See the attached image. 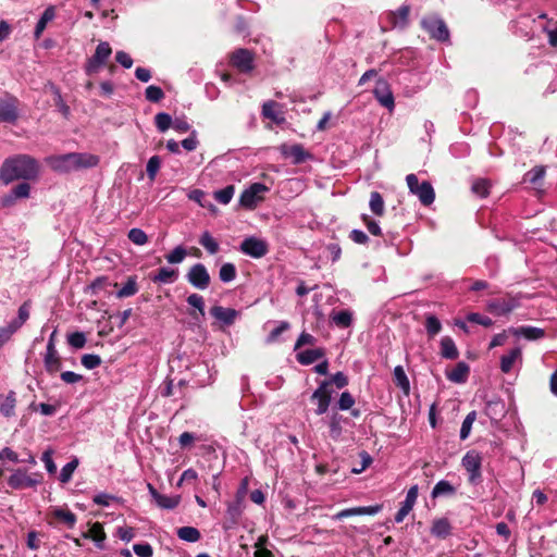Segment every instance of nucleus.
Here are the masks:
<instances>
[{
    "mask_svg": "<svg viewBox=\"0 0 557 557\" xmlns=\"http://www.w3.org/2000/svg\"><path fill=\"white\" fill-rule=\"evenodd\" d=\"M39 176L38 161L28 154L7 158L0 168V183L9 185L18 180L36 181Z\"/></svg>",
    "mask_w": 557,
    "mask_h": 557,
    "instance_id": "obj_1",
    "label": "nucleus"
},
{
    "mask_svg": "<svg viewBox=\"0 0 557 557\" xmlns=\"http://www.w3.org/2000/svg\"><path fill=\"white\" fill-rule=\"evenodd\" d=\"M406 182L411 194L416 195L423 206H430L435 199L434 189L429 182H422L419 184L416 174H408Z\"/></svg>",
    "mask_w": 557,
    "mask_h": 557,
    "instance_id": "obj_2",
    "label": "nucleus"
},
{
    "mask_svg": "<svg viewBox=\"0 0 557 557\" xmlns=\"http://www.w3.org/2000/svg\"><path fill=\"white\" fill-rule=\"evenodd\" d=\"M269 191V187L262 183H253L246 188L239 197V205L248 210L255 209L263 200V195Z\"/></svg>",
    "mask_w": 557,
    "mask_h": 557,
    "instance_id": "obj_3",
    "label": "nucleus"
},
{
    "mask_svg": "<svg viewBox=\"0 0 557 557\" xmlns=\"http://www.w3.org/2000/svg\"><path fill=\"white\" fill-rule=\"evenodd\" d=\"M461 465L466 469L469 482L472 485H478L482 481L481 466L482 458L475 450L468 451L461 459Z\"/></svg>",
    "mask_w": 557,
    "mask_h": 557,
    "instance_id": "obj_4",
    "label": "nucleus"
},
{
    "mask_svg": "<svg viewBox=\"0 0 557 557\" xmlns=\"http://www.w3.org/2000/svg\"><path fill=\"white\" fill-rule=\"evenodd\" d=\"M421 26L437 41H447L449 39V30L445 22L436 15L422 18Z\"/></svg>",
    "mask_w": 557,
    "mask_h": 557,
    "instance_id": "obj_5",
    "label": "nucleus"
},
{
    "mask_svg": "<svg viewBox=\"0 0 557 557\" xmlns=\"http://www.w3.org/2000/svg\"><path fill=\"white\" fill-rule=\"evenodd\" d=\"M20 117L17 98L5 95L0 98V123L15 124Z\"/></svg>",
    "mask_w": 557,
    "mask_h": 557,
    "instance_id": "obj_6",
    "label": "nucleus"
},
{
    "mask_svg": "<svg viewBox=\"0 0 557 557\" xmlns=\"http://www.w3.org/2000/svg\"><path fill=\"white\" fill-rule=\"evenodd\" d=\"M55 335H57V330H54L51 333V335L48 339L46 354L44 356L45 369L50 374L57 373L58 371H60V369L62 367L61 358L55 348Z\"/></svg>",
    "mask_w": 557,
    "mask_h": 557,
    "instance_id": "obj_7",
    "label": "nucleus"
},
{
    "mask_svg": "<svg viewBox=\"0 0 557 557\" xmlns=\"http://www.w3.org/2000/svg\"><path fill=\"white\" fill-rule=\"evenodd\" d=\"M112 53V49L107 41H101L95 51V54L88 60L86 64V73L88 75L95 74L103 66Z\"/></svg>",
    "mask_w": 557,
    "mask_h": 557,
    "instance_id": "obj_8",
    "label": "nucleus"
},
{
    "mask_svg": "<svg viewBox=\"0 0 557 557\" xmlns=\"http://www.w3.org/2000/svg\"><path fill=\"white\" fill-rule=\"evenodd\" d=\"M332 388L330 382L323 381L319 387L312 393L311 400L317 403L315 413L321 416L325 413L332 400Z\"/></svg>",
    "mask_w": 557,
    "mask_h": 557,
    "instance_id": "obj_9",
    "label": "nucleus"
},
{
    "mask_svg": "<svg viewBox=\"0 0 557 557\" xmlns=\"http://www.w3.org/2000/svg\"><path fill=\"white\" fill-rule=\"evenodd\" d=\"M188 283L197 289H206L210 285V274L202 263L194 264L186 274Z\"/></svg>",
    "mask_w": 557,
    "mask_h": 557,
    "instance_id": "obj_10",
    "label": "nucleus"
},
{
    "mask_svg": "<svg viewBox=\"0 0 557 557\" xmlns=\"http://www.w3.org/2000/svg\"><path fill=\"white\" fill-rule=\"evenodd\" d=\"M240 251L246 256L259 259L268 253L269 247L265 240L250 236L242 242Z\"/></svg>",
    "mask_w": 557,
    "mask_h": 557,
    "instance_id": "obj_11",
    "label": "nucleus"
},
{
    "mask_svg": "<svg viewBox=\"0 0 557 557\" xmlns=\"http://www.w3.org/2000/svg\"><path fill=\"white\" fill-rule=\"evenodd\" d=\"M231 63L242 73H250L255 69L253 53L247 49H237L231 55Z\"/></svg>",
    "mask_w": 557,
    "mask_h": 557,
    "instance_id": "obj_12",
    "label": "nucleus"
},
{
    "mask_svg": "<svg viewBox=\"0 0 557 557\" xmlns=\"http://www.w3.org/2000/svg\"><path fill=\"white\" fill-rule=\"evenodd\" d=\"M374 97L377 102L386 108L389 112H392L395 108V100L393 92L389 88V85L384 79H379L376 82L375 88L373 90Z\"/></svg>",
    "mask_w": 557,
    "mask_h": 557,
    "instance_id": "obj_13",
    "label": "nucleus"
},
{
    "mask_svg": "<svg viewBox=\"0 0 557 557\" xmlns=\"http://www.w3.org/2000/svg\"><path fill=\"white\" fill-rule=\"evenodd\" d=\"M519 307V300L516 297L494 299L488 301L487 309L497 315H505Z\"/></svg>",
    "mask_w": 557,
    "mask_h": 557,
    "instance_id": "obj_14",
    "label": "nucleus"
},
{
    "mask_svg": "<svg viewBox=\"0 0 557 557\" xmlns=\"http://www.w3.org/2000/svg\"><path fill=\"white\" fill-rule=\"evenodd\" d=\"M30 195V185L26 182L14 186L9 194L4 195L0 202L4 208H9L15 203L17 199H26Z\"/></svg>",
    "mask_w": 557,
    "mask_h": 557,
    "instance_id": "obj_15",
    "label": "nucleus"
},
{
    "mask_svg": "<svg viewBox=\"0 0 557 557\" xmlns=\"http://www.w3.org/2000/svg\"><path fill=\"white\" fill-rule=\"evenodd\" d=\"M39 482L38 479L28 475L27 472L22 469L14 471L8 480V484L14 490L34 487L39 484Z\"/></svg>",
    "mask_w": 557,
    "mask_h": 557,
    "instance_id": "obj_16",
    "label": "nucleus"
},
{
    "mask_svg": "<svg viewBox=\"0 0 557 557\" xmlns=\"http://www.w3.org/2000/svg\"><path fill=\"white\" fill-rule=\"evenodd\" d=\"M48 164L55 172L69 173L75 171L72 152L47 158Z\"/></svg>",
    "mask_w": 557,
    "mask_h": 557,
    "instance_id": "obj_17",
    "label": "nucleus"
},
{
    "mask_svg": "<svg viewBox=\"0 0 557 557\" xmlns=\"http://www.w3.org/2000/svg\"><path fill=\"white\" fill-rule=\"evenodd\" d=\"M509 334L519 338L523 337L528 341H539L545 336V330L532 325H521L517 327H509Z\"/></svg>",
    "mask_w": 557,
    "mask_h": 557,
    "instance_id": "obj_18",
    "label": "nucleus"
},
{
    "mask_svg": "<svg viewBox=\"0 0 557 557\" xmlns=\"http://www.w3.org/2000/svg\"><path fill=\"white\" fill-rule=\"evenodd\" d=\"M418 498V486H411L406 495L405 500L401 503L400 508L395 515V522L400 523L407 517V515L412 510Z\"/></svg>",
    "mask_w": 557,
    "mask_h": 557,
    "instance_id": "obj_19",
    "label": "nucleus"
},
{
    "mask_svg": "<svg viewBox=\"0 0 557 557\" xmlns=\"http://www.w3.org/2000/svg\"><path fill=\"white\" fill-rule=\"evenodd\" d=\"M382 509L381 505H374V506H363V507H354V508H347L338 511L333 516L334 520H342L344 518L352 517V516H374L379 513Z\"/></svg>",
    "mask_w": 557,
    "mask_h": 557,
    "instance_id": "obj_20",
    "label": "nucleus"
},
{
    "mask_svg": "<svg viewBox=\"0 0 557 557\" xmlns=\"http://www.w3.org/2000/svg\"><path fill=\"white\" fill-rule=\"evenodd\" d=\"M410 7L403 4L396 11H389L387 13V21L394 28H405L409 22Z\"/></svg>",
    "mask_w": 557,
    "mask_h": 557,
    "instance_id": "obj_21",
    "label": "nucleus"
},
{
    "mask_svg": "<svg viewBox=\"0 0 557 557\" xmlns=\"http://www.w3.org/2000/svg\"><path fill=\"white\" fill-rule=\"evenodd\" d=\"M211 315L223 325H232L238 317V311L233 308L214 306L210 309Z\"/></svg>",
    "mask_w": 557,
    "mask_h": 557,
    "instance_id": "obj_22",
    "label": "nucleus"
},
{
    "mask_svg": "<svg viewBox=\"0 0 557 557\" xmlns=\"http://www.w3.org/2000/svg\"><path fill=\"white\" fill-rule=\"evenodd\" d=\"M75 171L95 168L99 163V157L87 152H72Z\"/></svg>",
    "mask_w": 557,
    "mask_h": 557,
    "instance_id": "obj_23",
    "label": "nucleus"
},
{
    "mask_svg": "<svg viewBox=\"0 0 557 557\" xmlns=\"http://www.w3.org/2000/svg\"><path fill=\"white\" fill-rule=\"evenodd\" d=\"M16 395L15 392L10 391L7 395L0 394V413L5 418H11L15 414Z\"/></svg>",
    "mask_w": 557,
    "mask_h": 557,
    "instance_id": "obj_24",
    "label": "nucleus"
},
{
    "mask_svg": "<svg viewBox=\"0 0 557 557\" xmlns=\"http://www.w3.org/2000/svg\"><path fill=\"white\" fill-rule=\"evenodd\" d=\"M517 361H522L521 348L515 347L508 354L500 358V370L504 373H509Z\"/></svg>",
    "mask_w": 557,
    "mask_h": 557,
    "instance_id": "obj_25",
    "label": "nucleus"
},
{
    "mask_svg": "<svg viewBox=\"0 0 557 557\" xmlns=\"http://www.w3.org/2000/svg\"><path fill=\"white\" fill-rule=\"evenodd\" d=\"M83 536L85 539H91L98 548H104V541L107 539V535L101 523L95 522L89 529V531L84 533Z\"/></svg>",
    "mask_w": 557,
    "mask_h": 557,
    "instance_id": "obj_26",
    "label": "nucleus"
},
{
    "mask_svg": "<svg viewBox=\"0 0 557 557\" xmlns=\"http://www.w3.org/2000/svg\"><path fill=\"white\" fill-rule=\"evenodd\" d=\"M325 355L324 349L314 348V349H306L296 355L297 361L302 366H309L315 362L317 360L323 358Z\"/></svg>",
    "mask_w": 557,
    "mask_h": 557,
    "instance_id": "obj_27",
    "label": "nucleus"
},
{
    "mask_svg": "<svg viewBox=\"0 0 557 557\" xmlns=\"http://www.w3.org/2000/svg\"><path fill=\"white\" fill-rule=\"evenodd\" d=\"M262 114L264 117L273 121L276 124H281L285 121L282 111L280 110L278 103L274 101H268L262 106Z\"/></svg>",
    "mask_w": 557,
    "mask_h": 557,
    "instance_id": "obj_28",
    "label": "nucleus"
},
{
    "mask_svg": "<svg viewBox=\"0 0 557 557\" xmlns=\"http://www.w3.org/2000/svg\"><path fill=\"white\" fill-rule=\"evenodd\" d=\"M55 17V8L53 5H49L40 16L39 21L36 24L34 36L36 39H39L46 29L49 22H51Z\"/></svg>",
    "mask_w": 557,
    "mask_h": 557,
    "instance_id": "obj_29",
    "label": "nucleus"
},
{
    "mask_svg": "<svg viewBox=\"0 0 557 557\" xmlns=\"http://www.w3.org/2000/svg\"><path fill=\"white\" fill-rule=\"evenodd\" d=\"M178 277V270L172 268H160L158 272L151 277L154 283L171 284Z\"/></svg>",
    "mask_w": 557,
    "mask_h": 557,
    "instance_id": "obj_30",
    "label": "nucleus"
},
{
    "mask_svg": "<svg viewBox=\"0 0 557 557\" xmlns=\"http://www.w3.org/2000/svg\"><path fill=\"white\" fill-rule=\"evenodd\" d=\"M50 513L52 515L53 518L63 522L71 529L74 528L76 520H77L76 516L72 511H70L69 509L61 508V507H52L50 509Z\"/></svg>",
    "mask_w": 557,
    "mask_h": 557,
    "instance_id": "obj_31",
    "label": "nucleus"
},
{
    "mask_svg": "<svg viewBox=\"0 0 557 557\" xmlns=\"http://www.w3.org/2000/svg\"><path fill=\"white\" fill-rule=\"evenodd\" d=\"M468 374L469 366L466 362H458L451 371L447 372V379L454 383H465Z\"/></svg>",
    "mask_w": 557,
    "mask_h": 557,
    "instance_id": "obj_32",
    "label": "nucleus"
},
{
    "mask_svg": "<svg viewBox=\"0 0 557 557\" xmlns=\"http://www.w3.org/2000/svg\"><path fill=\"white\" fill-rule=\"evenodd\" d=\"M441 356L445 359H457L459 356L455 342L449 336H444L441 339Z\"/></svg>",
    "mask_w": 557,
    "mask_h": 557,
    "instance_id": "obj_33",
    "label": "nucleus"
},
{
    "mask_svg": "<svg viewBox=\"0 0 557 557\" xmlns=\"http://www.w3.org/2000/svg\"><path fill=\"white\" fill-rule=\"evenodd\" d=\"M450 532H451V525H450L448 519L440 518V519H435L433 521V524L431 528L432 535L440 537V539H445L450 534Z\"/></svg>",
    "mask_w": 557,
    "mask_h": 557,
    "instance_id": "obj_34",
    "label": "nucleus"
},
{
    "mask_svg": "<svg viewBox=\"0 0 557 557\" xmlns=\"http://www.w3.org/2000/svg\"><path fill=\"white\" fill-rule=\"evenodd\" d=\"M284 153L292 158L294 164H300L311 158V154L306 151L301 145H293Z\"/></svg>",
    "mask_w": 557,
    "mask_h": 557,
    "instance_id": "obj_35",
    "label": "nucleus"
},
{
    "mask_svg": "<svg viewBox=\"0 0 557 557\" xmlns=\"http://www.w3.org/2000/svg\"><path fill=\"white\" fill-rule=\"evenodd\" d=\"M394 381L396 385L407 395L410 391V383L401 366L394 369Z\"/></svg>",
    "mask_w": 557,
    "mask_h": 557,
    "instance_id": "obj_36",
    "label": "nucleus"
},
{
    "mask_svg": "<svg viewBox=\"0 0 557 557\" xmlns=\"http://www.w3.org/2000/svg\"><path fill=\"white\" fill-rule=\"evenodd\" d=\"M331 320L335 325L339 327H348L352 322V313L349 310L332 312Z\"/></svg>",
    "mask_w": 557,
    "mask_h": 557,
    "instance_id": "obj_37",
    "label": "nucleus"
},
{
    "mask_svg": "<svg viewBox=\"0 0 557 557\" xmlns=\"http://www.w3.org/2000/svg\"><path fill=\"white\" fill-rule=\"evenodd\" d=\"M177 536L182 541L195 543L200 540V532L194 527H182L177 530Z\"/></svg>",
    "mask_w": 557,
    "mask_h": 557,
    "instance_id": "obj_38",
    "label": "nucleus"
},
{
    "mask_svg": "<svg viewBox=\"0 0 557 557\" xmlns=\"http://www.w3.org/2000/svg\"><path fill=\"white\" fill-rule=\"evenodd\" d=\"M456 488L446 480L438 481L432 490V497L436 498L445 495L455 494Z\"/></svg>",
    "mask_w": 557,
    "mask_h": 557,
    "instance_id": "obj_39",
    "label": "nucleus"
},
{
    "mask_svg": "<svg viewBox=\"0 0 557 557\" xmlns=\"http://www.w3.org/2000/svg\"><path fill=\"white\" fill-rule=\"evenodd\" d=\"M371 211L376 215H383L385 211L384 200L380 193L372 191L369 202Z\"/></svg>",
    "mask_w": 557,
    "mask_h": 557,
    "instance_id": "obj_40",
    "label": "nucleus"
},
{
    "mask_svg": "<svg viewBox=\"0 0 557 557\" xmlns=\"http://www.w3.org/2000/svg\"><path fill=\"white\" fill-rule=\"evenodd\" d=\"M199 244L211 255L219 251V244L209 232H203L201 234Z\"/></svg>",
    "mask_w": 557,
    "mask_h": 557,
    "instance_id": "obj_41",
    "label": "nucleus"
},
{
    "mask_svg": "<svg viewBox=\"0 0 557 557\" xmlns=\"http://www.w3.org/2000/svg\"><path fill=\"white\" fill-rule=\"evenodd\" d=\"M235 187L233 185H228L222 189L215 190L213 193L214 199L222 205H228L234 196Z\"/></svg>",
    "mask_w": 557,
    "mask_h": 557,
    "instance_id": "obj_42",
    "label": "nucleus"
},
{
    "mask_svg": "<svg viewBox=\"0 0 557 557\" xmlns=\"http://www.w3.org/2000/svg\"><path fill=\"white\" fill-rule=\"evenodd\" d=\"M425 330L429 337H434L442 330L441 321L434 314H426L425 317Z\"/></svg>",
    "mask_w": 557,
    "mask_h": 557,
    "instance_id": "obj_43",
    "label": "nucleus"
},
{
    "mask_svg": "<svg viewBox=\"0 0 557 557\" xmlns=\"http://www.w3.org/2000/svg\"><path fill=\"white\" fill-rule=\"evenodd\" d=\"M138 292L136 278L131 276L124 286L116 293L119 298H125L135 295Z\"/></svg>",
    "mask_w": 557,
    "mask_h": 557,
    "instance_id": "obj_44",
    "label": "nucleus"
},
{
    "mask_svg": "<svg viewBox=\"0 0 557 557\" xmlns=\"http://www.w3.org/2000/svg\"><path fill=\"white\" fill-rule=\"evenodd\" d=\"M219 277L223 283H228L236 277V268L233 263H224L219 271Z\"/></svg>",
    "mask_w": 557,
    "mask_h": 557,
    "instance_id": "obj_45",
    "label": "nucleus"
},
{
    "mask_svg": "<svg viewBox=\"0 0 557 557\" xmlns=\"http://www.w3.org/2000/svg\"><path fill=\"white\" fill-rule=\"evenodd\" d=\"M29 310H30V302L25 301L18 308L17 318L12 320L11 322L14 325H16L17 329H21L22 325L29 319Z\"/></svg>",
    "mask_w": 557,
    "mask_h": 557,
    "instance_id": "obj_46",
    "label": "nucleus"
},
{
    "mask_svg": "<svg viewBox=\"0 0 557 557\" xmlns=\"http://www.w3.org/2000/svg\"><path fill=\"white\" fill-rule=\"evenodd\" d=\"M475 419H476L475 411H471L466 416V418L461 424V429H460V438L462 441H465L466 438L469 437V435L471 433L472 424L475 421Z\"/></svg>",
    "mask_w": 557,
    "mask_h": 557,
    "instance_id": "obj_47",
    "label": "nucleus"
},
{
    "mask_svg": "<svg viewBox=\"0 0 557 557\" xmlns=\"http://www.w3.org/2000/svg\"><path fill=\"white\" fill-rule=\"evenodd\" d=\"M154 123H156V127L161 133H164L172 126L173 121H172V117L170 114H168L165 112H160L154 116Z\"/></svg>",
    "mask_w": 557,
    "mask_h": 557,
    "instance_id": "obj_48",
    "label": "nucleus"
},
{
    "mask_svg": "<svg viewBox=\"0 0 557 557\" xmlns=\"http://www.w3.org/2000/svg\"><path fill=\"white\" fill-rule=\"evenodd\" d=\"M161 166V159L159 156H152L146 166L147 175L151 182L156 180V176L160 170Z\"/></svg>",
    "mask_w": 557,
    "mask_h": 557,
    "instance_id": "obj_49",
    "label": "nucleus"
},
{
    "mask_svg": "<svg viewBox=\"0 0 557 557\" xmlns=\"http://www.w3.org/2000/svg\"><path fill=\"white\" fill-rule=\"evenodd\" d=\"M77 466H78L77 459H74V460L67 462L65 466H63L60 471L59 480L62 483H67L72 479V475H73L75 469L77 468Z\"/></svg>",
    "mask_w": 557,
    "mask_h": 557,
    "instance_id": "obj_50",
    "label": "nucleus"
},
{
    "mask_svg": "<svg viewBox=\"0 0 557 557\" xmlns=\"http://www.w3.org/2000/svg\"><path fill=\"white\" fill-rule=\"evenodd\" d=\"M127 236H128V239L133 244L138 245V246H143L148 243V236L141 228H137V227L131 228L128 231Z\"/></svg>",
    "mask_w": 557,
    "mask_h": 557,
    "instance_id": "obj_51",
    "label": "nucleus"
},
{
    "mask_svg": "<svg viewBox=\"0 0 557 557\" xmlns=\"http://www.w3.org/2000/svg\"><path fill=\"white\" fill-rule=\"evenodd\" d=\"M156 503L159 507L163 508V509H174L178 503H180V497L178 496H166V495H158L157 499H156Z\"/></svg>",
    "mask_w": 557,
    "mask_h": 557,
    "instance_id": "obj_52",
    "label": "nucleus"
},
{
    "mask_svg": "<svg viewBox=\"0 0 557 557\" xmlns=\"http://www.w3.org/2000/svg\"><path fill=\"white\" fill-rule=\"evenodd\" d=\"M186 256V249L183 246H177L169 255H166L165 259L169 263L176 264L181 263Z\"/></svg>",
    "mask_w": 557,
    "mask_h": 557,
    "instance_id": "obj_53",
    "label": "nucleus"
},
{
    "mask_svg": "<svg viewBox=\"0 0 557 557\" xmlns=\"http://www.w3.org/2000/svg\"><path fill=\"white\" fill-rule=\"evenodd\" d=\"M86 335L83 332H74L67 335V343L75 349H81L86 344Z\"/></svg>",
    "mask_w": 557,
    "mask_h": 557,
    "instance_id": "obj_54",
    "label": "nucleus"
},
{
    "mask_svg": "<svg viewBox=\"0 0 557 557\" xmlns=\"http://www.w3.org/2000/svg\"><path fill=\"white\" fill-rule=\"evenodd\" d=\"M145 95H146V99L151 102H158L161 99H163V97H164L163 90L160 87L154 86V85L148 86L146 88Z\"/></svg>",
    "mask_w": 557,
    "mask_h": 557,
    "instance_id": "obj_55",
    "label": "nucleus"
},
{
    "mask_svg": "<svg viewBox=\"0 0 557 557\" xmlns=\"http://www.w3.org/2000/svg\"><path fill=\"white\" fill-rule=\"evenodd\" d=\"M18 329L16 325H14L12 322H10L8 325L0 327V348L10 341L12 335L17 331Z\"/></svg>",
    "mask_w": 557,
    "mask_h": 557,
    "instance_id": "obj_56",
    "label": "nucleus"
},
{
    "mask_svg": "<svg viewBox=\"0 0 557 557\" xmlns=\"http://www.w3.org/2000/svg\"><path fill=\"white\" fill-rule=\"evenodd\" d=\"M81 361L82 364L88 370H92L101 364V358L95 354L84 355Z\"/></svg>",
    "mask_w": 557,
    "mask_h": 557,
    "instance_id": "obj_57",
    "label": "nucleus"
},
{
    "mask_svg": "<svg viewBox=\"0 0 557 557\" xmlns=\"http://www.w3.org/2000/svg\"><path fill=\"white\" fill-rule=\"evenodd\" d=\"M187 304L199 311L201 315H205V300L199 294H191L187 297Z\"/></svg>",
    "mask_w": 557,
    "mask_h": 557,
    "instance_id": "obj_58",
    "label": "nucleus"
},
{
    "mask_svg": "<svg viewBox=\"0 0 557 557\" xmlns=\"http://www.w3.org/2000/svg\"><path fill=\"white\" fill-rule=\"evenodd\" d=\"M467 320L472 323H476L483 325L485 327H490L493 325V321L490 317L483 315L476 312L469 313L467 315Z\"/></svg>",
    "mask_w": 557,
    "mask_h": 557,
    "instance_id": "obj_59",
    "label": "nucleus"
},
{
    "mask_svg": "<svg viewBox=\"0 0 557 557\" xmlns=\"http://www.w3.org/2000/svg\"><path fill=\"white\" fill-rule=\"evenodd\" d=\"M545 169L543 166H535L525 174V180L531 184H536L543 180Z\"/></svg>",
    "mask_w": 557,
    "mask_h": 557,
    "instance_id": "obj_60",
    "label": "nucleus"
},
{
    "mask_svg": "<svg viewBox=\"0 0 557 557\" xmlns=\"http://www.w3.org/2000/svg\"><path fill=\"white\" fill-rule=\"evenodd\" d=\"M490 184L486 180H476L472 184V191L480 197H486L488 195Z\"/></svg>",
    "mask_w": 557,
    "mask_h": 557,
    "instance_id": "obj_61",
    "label": "nucleus"
},
{
    "mask_svg": "<svg viewBox=\"0 0 557 557\" xmlns=\"http://www.w3.org/2000/svg\"><path fill=\"white\" fill-rule=\"evenodd\" d=\"M355 405V398L349 392H343L339 396L337 406L339 410H349Z\"/></svg>",
    "mask_w": 557,
    "mask_h": 557,
    "instance_id": "obj_62",
    "label": "nucleus"
},
{
    "mask_svg": "<svg viewBox=\"0 0 557 557\" xmlns=\"http://www.w3.org/2000/svg\"><path fill=\"white\" fill-rule=\"evenodd\" d=\"M133 550L138 557H152L153 555V549L148 543L135 544Z\"/></svg>",
    "mask_w": 557,
    "mask_h": 557,
    "instance_id": "obj_63",
    "label": "nucleus"
},
{
    "mask_svg": "<svg viewBox=\"0 0 557 557\" xmlns=\"http://www.w3.org/2000/svg\"><path fill=\"white\" fill-rule=\"evenodd\" d=\"M52 454H53V450L51 448H49V449L45 450L41 456V460L45 463L46 470L49 473H54L57 471V466L53 462Z\"/></svg>",
    "mask_w": 557,
    "mask_h": 557,
    "instance_id": "obj_64",
    "label": "nucleus"
}]
</instances>
